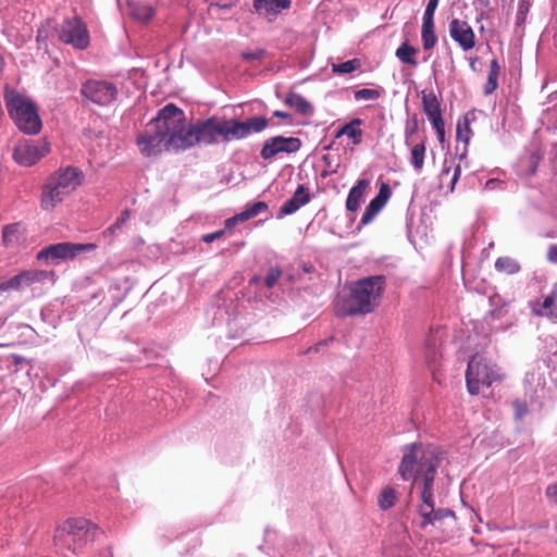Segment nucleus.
Instances as JSON below:
<instances>
[{"mask_svg":"<svg viewBox=\"0 0 557 557\" xmlns=\"http://www.w3.org/2000/svg\"><path fill=\"white\" fill-rule=\"evenodd\" d=\"M450 170H451V166L447 165V161H445L444 162V166H443V169L441 171V174H440L441 186H443L444 180L449 175Z\"/></svg>","mask_w":557,"mask_h":557,"instance_id":"nucleus-52","label":"nucleus"},{"mask_svg":"<svg viewBox=\"0 0 557 557\" xmlns=\"http://www.w3.org/2000/svg\"><path fill=\"white\" fill-rule=\"evenodd\" d=\"M22 235V226L20 223H13L3 226L2 239L5 247H14L18 244Z\"/></svg>","mask_w":557,"mask_h":557,"instance_id":"nucleus-28","label":"nucleus"},{"mask_svg":"<svg viewBox=\"0 0 557 557\" xmlns=\"http://www.w3.org/2000/svg\"><path fill=\"white\" fill-rule=\"evenodd\" d=\"M191 123L186 120L183 110L168 103L137 136L140 152L146 157H154L163 150L177 152L194 147Z\"/></svg>","mask_w":557,"mask_h":557,"instance_id":"nucleus-2","label":"nucleus"},{"mask_svg":"<svg viewBox=\"0 0 557 557\" xmlns=\"http://www.w3.org/2000/svg\"><path fill=\"white\" fill-rule=\"evenodd\" d=\"M429 121L431 122L433 128L435 129L438 137L442 139L445 134L444 129V121L442 117V112L437 113L436 115H430L428 116Z\"/></svg>","mask_w":557,"mask_h":557,"instance_id":"nucleus-41","label":"nucleus"},{"mask_svg":"<svg viewBox=\"0 0 557 557\" xmlns=\"http://www.w3.org/2000/svg\"><path fill=\"white\" fill-rule=\"evenodd\" d=\"M384 95V88L377 86L376 88H361L354 91L356 101H374Z\"/></svg>","mask_w":557,"mask_h":557,"instance_id":"nucleus-34","label":"nucleus"},{"mask_svg":"<svg viewBox=\"0 0 557 557\" xmlns=\"http://www.w3.org/2000/svg\"><path fill=\"white\" fill-rule=\"evenodd\" d=\"M285 103L302 115H311L313 113L312 106L299 94L289 92L285 98Z\"/></svg>","mask_w":557,"mask_h":557,"instance_id":"nucleus-25","label":"nucleus"},{"mask_svg":"<svg viewBox=\"0 0 557 557\" xmlns=\"http://www.w3.org/2000/svg\"><path fill=\"white\" fill-rule=\"evenodd\" d=\"M443 459L444 453L433 445L411 443L403 448L398 473L404 481L412 480L413 486L419 490L421 503L418 512L422 518V528L454 517L453 510L435 507V478Z\"/></svg>","mask_w":557,"mask_h":557,"instance_id":"nucleus-1","label":"nucleus"},{"mask_svg":"<svg viewBox=\"0 0 557 557\" xmlns=\"http://www.w3.org/2000/svg\"><path fill=\"white\" fill-rule=\"evenodd\" d=\"M422 107L426 116L441 113V102L432 90L429 92L422 91Z\"/></svg>","mask_w":557,"mask_h":557,"instance_id":"nucleus-29","label":"nucleus"},{"mask_svg":"<svg viewBox=\"0 0 557 557\" xmlns=\"http://www.w3.org/2000/svg\"><path fill=\"white\" fill-rule=\"evenodd\" d=\"M28 287L25 275L22 272L14 275L13 277L0 283V294L10 292V290H20L22 288Z\"/></svg>","mask_w":557,"mask_h":557,"instance_id":"nucleus-32","label":"nucleus"},{"mask_svg":"<svg viewBox=\"0 0 557 557\" xmlns=\"http://www.w3.org/2000/svg\"><path fill=\"white\" fill-rule=\"evenodd\" d=\"M468 160L466 153L460 154L458 163L454 168V174L449 181L448 189L453 191L455 189L456 183L460 177L462 168H468Z\"/></svg>","mask_w":557,"mask_h":557,"instance_id":"nucleus-39","label":"nucleus"},{"mask_svg":"<svg viewBox=\"0 0 557 557\" xmlns=\"http://www.w3.org/2000/svg\"><path fill=\"white\" fill-rule=\"evenodd\" d=\"M536 313L550 319H557V283L553 286L550 293L544 298L541 308L536 310Z\"/></svg>","mask_w":557,"mask_h":557,"instance_id":"nucleus-24","label":"nucleus"},{"mask_svg":"<svg viewBox=\"0 0 557 557\" xmlns=\"http://www.w3.org/2000/svg\"><path fill=\"white\" fill-rule=\"evenodd\" d=\"M438 346H440V337L437 336V332L436 333H433L431 332L426 339H425V344H424V357H425V361L429 363V364H433L437 361L438 357H440V350H438Z\"/></svg>","mask_w":557,"mask_h":557,"instance_id":"nucleus-26","label":"nucleus"},{"mask_svg":"<svg viewBox=\"0 0 557 557\" xmlns=\"http://www.w3.org/2000/svg\"><path fill=\"white\" fill-rule=\"evenodd\" d=\"M555 355H557V351H556V354H555Z\"/></svg>","mask_w":557,"mask_h":557,"instance_id":"nucleus-58","label":"nucleus"},{"mask_svg":"<svg viewBox=\"0 0 557 557\" xmlns=\"http://www.w3.org/2000/svg\"><path fill=\"white\" fill-rule=\"evenodd\" d=\"M3 98L9 116L20 132L36 135L41 131L42 122L37 106L29 97L7 85Z\"/></svg>","mask_w":557,"mask_h":557,"instance_id":"nucleus-5","label":"nucleus"},{"mask_svg":"<svg viewBox=\"0 0 557 557\" xmlns=\"http://www.w3.org/2000/svg\"><path fill=\"white\" fill-rule=\"evenodd\" d=\"M129 216H131V211L127 209L124 210L121 213V215L116 219V221L112 225H110L106 231H103L102 236L104 238L112 239L114 236L117 235V233L121 231V228L126 223V221L129 219Z\"/></svg>","mask_w":557,"mask_h":557,"instance_id":"nucleus-36","label":"nucleus"},{"mask_svg":"<svg viewBox=\"0 0 557 557\" xmlns=\"http://www.w3.org/2000/svg\"><path fill=\"white\" fill-rule=\"evenodd\" d=\"M128 11L129 15L139 22H148L154 15L153 8L140 1H129Z\"/></svg>","mask_w":557,"mask_h":557,"instance_id":"nucleus-23","label":"nucleus"},{"mask_svg":"<svg viewBox=\"0 0 557 557\" xmlns=\"http://www.w3.org/2000/svg\"><path fill=\"white\" fill-rule=\"evenodd\" d=\"M268 209V205L264 201H256L248 205L242 212L235 214L232 218L225 220V227L223 230H232L238 223L248 221Z\"/></svg>","mask_w":557,"mask_h":557,"instance_id":"nucleus-20","label":"nucleus"},{"mask_svg":"<svg viewBox=\"0 0 557 557\" xmlns=\"http://www.w3.org/2000/svg\"><path fill=\"white\" fill-rule=\"evenodd\" d=\"M96 528L85 518H71L57 528V546L75 552L83 544L94 541Z\"/></svg>","mask_w":557,"mask_h":557,"instance_id":"nucleus-6","label":"nucleus"},{"mask_svg":"<svg viewBox=\"0 0 557 557\" xmlns=\"http://www.w3.org/2000/svg\"><path fill=\"white\" fill-rule=\"evenodd\" d=\"M424 156H425V145L424 143H419L412 146L410 152V164L413 169L420 173L423 164H424Z\"/></svg>","mask_w":557,"mask_h":557,"instance_id":"nucleus-35","label":"nucleus"},{"mask_svg":"<svg viewBox=\"0 0 557 557\" xmlns=\"http://www.w3.org/2000/svg\"><path fill=\"white\" fill-rule=\"evenodd\" d=\"M290 3L292 0H253V9L259 15L272 20L284 10L289 9Z\"/></svg>","mask_w":557,"mask_h":557,"instance_id":"nucleus-18","label":"nucleus"},{"mask_svg":"<svg viewBox=\"0 0 557 557\" xmlns=\"http://www.w3.org/2000/svg\"><path fill=\"white\" fill-rule=\"evenodd\" d=\"M310 200L311 196L309 188L305 185H299L293 196L281 206L278 215H290L307 205Z\"/></svg>","mask_w":557,"mask_h":557,"instance_id":"nucleus-16","label":"nucleus"},{"mask_svg":"<svg viewBox=\"0 0 557 557\" xmlns=\"http://www.w3.org/2000/svg\"><path fill=\"white\" fill-rule=\"evenodd\" d=\"M81 94L98 106H108L117 96V88L113 83L106 81H87L83 84Z\"/></svg>","mask_w":557,"mask_h":557,"instance_id":"nucleus-11","label":"nucleus"},{"mask_svg":"<svg viewBox=\"0 0 557 557\" xmlns=\"http://www.w3.org/2000/svg\"><path fill=\"white\" fill-rule=\"evenodd\" d=\"M392 195L391 188L387 184L383 183L380 187L377 195L367 206L360 223L362 225L369 224L376 214L384 208L387 200Z\"/></svg>","mask_w":557,"mask_h":557,"instance_id":"nucleus-15","label":"nucleus"},{"mask_svg":"<svg viewBox=\"0 0 557 557\" xmlns=\"http://www.w3.org/2000/svg\"><path fill=\"white\" fill-rule=\"evenodd\" d=\"M498 87V83L486 81L484 85V95L490 96L492 95Z\"/></svg>","mask_w":557,"mask_h":557,"instance_id":"nucleus-51","label":"nucleus"},{"mask_svg":"<svg viewBox=\"0 0 557 557\" xmlns=\"http://www.w3.org/2000/svg\"><path fill=\"white\" fill-rule=\"evenodd\" d=\"M549 261L557 263V245H550L547 251Z\"/></svg>","mask_w":557,"mask_h":557,"instance_id":"nucleus-53","label":"nucleus"},{"mask_svg":"<svg viewBox=\"0 0 557 557\" xmlns=\"http://www.w3.org/2000/svg\"><path fill=\"white\" fill-rule=\"evenodd\" d=\"M385 278L370 276L356 282L349 296L336 305V314L339 317L364 314L373 311L383 293Z\"/></svg>","mask_w":557,"mask_h":557,"instance_id":"nucleus-4","label":"nucleus"},{"mask_svg":"<svg viewBox=\"0 0 557 557\" xmlns=\"http://www.w3.org/2000/svg\"><path fill=\"white\" fill-rule=\"evenodd\" d=\"M4 65H5L4 59H3L2 54L0 53V74L3 72Z\"/></svg>","mask_w":557,"mask_h":557,"instance_id":"nucleus-56","label":"nucleus"},{"mask_svg":"<svg viewBox=\"0 0 557 557\" xmlns=\"http://www.w3.org/2000/svg\"><path fill=\"white\" fill-rule=\"evenodd\" d=\"M219 7L223 8V9H227L230 8V4L228 3H223V4H218Z\"/></svg>","mask_w":557,"mask_h":557,"instance_id":"nucleus-57","label":"nucleus"},{"mask_svg":"<svg viewBox=\"0 0 557 557\" xmlns=\"http://www.w3.org/2000/svg\"><path fill=\"white\" fill-rule=\"evenodd\" d=\"M332 341H333V337H331V338H329V339H326V341L320 342V343H318L315 346L310 347V348L308 349V352L319 351V350H320V347L327 345V343H329V342H332Z\"/></svg>","mask_w":557,"mask_h":557,"instance_id":"nucleus-54","label":"nucleus"},{"mask_svg":"<svg viewBox=\"0 0 557 557\" xmlns=\"http://www.w3.org/2000/svg\"><path fill=\"white\" fill-rule=\"evenodd\" d=\"M469 133H470V127L467 122L465 123V127H461V125L458 124L457 137L459 140H462L463 143L467 144L469 141V136H468Z\"/></svg>","mask_w":557,"mask_h":557,"instance_id":"nucleus-47","label":"nucleus"},{"mask_svg":"<svg viewBox=\"0 0 557 557\" xmlns=\"http://www.w3.org/2000/svg\"><path fill=\"white\" fill-rule=\"evenodd\" d=\"M440 0H429L425 7L422 20L434 21L435 11L438 7Z\"/></svg>","mask_w":557,"mask_h":557,"instance_id":"nucleus-44","label":"nucleus"},{"mask_svg":"<svg viewBox=\"0 0 557 557\" xmlns=\"http://www.w3.org/2000/svg\"><path fill=\"white\" fill-rule=\"evenodd\" d=\"M525 396L531 401L540 400L545 396V377L541 372H528L524 377Z\"/></svg>","mask_w":557,"mask_h":557,"instance_id":"nucleus-19","label":"nucleus"},{"mask_svg":"<svg viewBox=\"0 0 557 557\" xmlns=\"http://www.w3.org/2000/svg\"><path fill=\"white\" fill-rule=\"evenodd\" d=\"M421 39L424 50H431L437 42L434 21L422 20Z\"/></svg>","mask_w":557,"mask_h":557,"instance_id":"nucleus-27","label":"nucleus"},{"mask_svg":"<svg viewBox=\"0 0 557 557\" xmlns=\"http://www.w3.org/2000/svg\"><path fill=\"white\" fill-rule=\"evenodd\" d=\"M541 157L537 153H532L530 156V169L528 171L529 175H533L536 172L537 164L540 162Z\"/></svg>","mask_w":557,"mask_h":557,"instance_id":"nucleus-48","label":"nucleus"},{"mask_svg":"<svg viewBox=\"0 0 557 557\" xmlns=\"http://www.w3.org/2000/svg\"><path fill=\"white\" fill-rule=\"evenodd\" d=\"M58 34L62 42L79 50L86 49L90 42L86 24L78 16L64 20L59 26Z\"/></svg>","mask_w":557,"mask_h":557,"instance_id":"nucleus-9","label":"nucleus"},{"mask_svg":"<svg viewBox=\"0 0 557 557\" xmlns=\"http://www.w3.org/2000/svg\"><path fill=\"white\" fill-rule=\"evenodd\" d=\"M397 499V491L392 486L384 487L379 497L377 505L382 510H388L392 508Z\"/></svg>","mask_w":557,"mask_h":557,"instance_id":"nucleus-33","label":"nucleus"},{"mask_svg":"<svg viewBox=\"0 0 557 557\" xmlns=\"http://www.w3.org/2000/svg\"><path fill=\"white\" fill-rule=\"evenodd\" d=\"M499 75H500V65H499L497 59H493L490 64L487 81L498 83Z\"/></svg>","mask_w":557,"mask_h":557,"instance_id":"nucleus-43","label":"nucleus"},{"mask_svg":"<svg viewBox=\"0 0 557 557\" xmlns=\"http://www.w3.org/2000/svg\"><path fill=\"white\" fill-rule=\"evenodd\" d=\"M269 122L264 116H252L244 121L233 117L213 115L191 123L195 146H211L235 140H243L252 134L263 132Z\"/></svg>","mask_w":557,"mask_h":557,"instance_id":"nucleus-3","label":"nucleus"},{"mask_svg":"<svg viewBox=\"0 0 557 557\" xmlns=\"http://www.w3.org/2000/svg\"><path fill=\"white\" fill-rule=\"evenodd\" d=\"M362 124L363 121L361 119L355 117L338 128L336 137L345 135L352 140L354 145H359L362 141V129L360 128Z\"/></svg>","mask_w":557,"mask_h":557,"instance_id":"nucleus-22","label":"nucleus"},{"mask_svg":"<svg viewBox=\"0 0 557 557\" xmlns=\"http://www.w3.org/2000/svg\"><path fill=\"white\" fill-rule=\"evenodd\" d=\"M504 182L497 178H491L485 183V189L494 190L496 188H503Z\"/></svg>","mask_w":557,"mask_h":557,"instance_id":"nucleus-49","label":"nucleus"},{"mask_svg":"<svg viewBox=\"0 0 557 557\" xmlns=\"http://www.w3.org/2000/svg\"><path fill=\"white\" fill-rule=\"evenodd\" d=\"M417 52L418 50L416 48L410 46L408 42H404L397 48L395 54L401 63L417 66L418 62L413 57Z\"/></svg>","mask_w":557,"mask_h":557,"instance_id":"nucleus-30","label":"nucleus"},{"mask_svg":"<svg viewBox=\"0 0 557 557\" xmlns=\"http://www.w3.org/2000/svg\"><path fill=\"white\" fill-rule=\"evenodd\" d=\"M515 418L516 420H522L529 412L528 406L524 401L516 400L513 403Z\"/></svg>","mask_w":557,"mask_h":557,"instance_id":"nucleus-45","label":"nucleus"},{"mask_svg":"<svg viewBox=\"0 0 557 557\" xmlns=\"http://www.w3.org/2000/svg\"><path fill=\"white\" fill-rule=\"evenodd\" d=\"M546 496L557 504V482L547 486Z\"/></svg>","mask_w":557,"mask_h":557,"instance_id":"nucleus-50","label":"nucleus"},{"mask_svg":"<svg viewBox=\"0 0 557 557\" xmlns=\"http://www.w3.org/2000/svg\"><path fill=\"white\" fill-rule=\"evenodd\" d=\"M273 115L278 119H290V114L284 111H274Z\"/></svg>","mask_w":557,"mask_h":557,"instance_id":"nucleus-55","label":"nucleus"},{"mask_svg":"<svg viewBox=\"0 0 557 557\" xmlns=\"http://www.w3.org/2000/svg\"><path fill=\"white\" fill-rule=\"evenodd\" d=\"M300 147L301 141L297 137L274 136L264 141L260 156L263 160H271L281 152H297Z\"/></svg>","mask_w":557,"mask_h":557,"instance_id":"nucleus-12","label":"nucleus"},{"mask_svg":"<svg viewBox=\"0 0 557 557\" xmlns=\"http://www.w3.org/2000/svg\"><path fill=\"white\" fill-rule=\"evenodd\" d=\"M450 38L458 44L463 51H469L475 46V34L466 21L453 18L448 25Z\"/></svg>","mask_w":557,"mask_h":557,"instance_id":"nucleus-13","label":"nucleus"},{"mask_svg":"<svg viewBox=\"0 0 557 557\" xmlns=\"http://www.w3.org/2000/svg\"><path fill=\"white\" fill-rule=\"evenodd\" d=\"M360 65L357 59L348 60L339 64H333L332 72L336 74H349L355 72Z\"/></svg>","mask_w":557,"mask_h":557,"instance_id":"nucleus-38","label":"nucleus"},{"mask_svg":"<svg viewBox=\"0 0 557 557\" xmlns=\"http://www.w3.org/2000/svg\"><path fill=\"white\" fill-rule=\"evenodd\" d=\"M50 150L47 140H20L13 151L14 160L23 166H32L44 158Z\"/></svg>","mask_w":557,"mask_h":557,"instance_id":"nucleus-10","label":"nucleus"},{"mask_svg":"<svg viewBox=\"0 0 557 557\" xmlns=\"http://www.w3.org/2000/svg\"><path fill=\"white\" fill-rule=\"evenodd\" d=\"M264 55H265V50L261 49V48H258L256 50H250V51H243L240 53V57L245 61H248V62L256 61V60H261Z\"/></svg>","mask_w":557,"mask_h":557,"instance_id":"nucleus-42","label":"nucleus"},{"mask_svg":"<svg viewBox=\"0 0 557 557\" xmlns=\"http://www.w3.org/2000/svg\"><path fill=\"white\" fill-rule=\"evenodd\" d=\"M224 234H225V230H220V231H216L213 233L203 234L201 236V240L206 244H211L214 240L222 238Z\"/></svg>","mask_w":557,"mask_h":557,"instance_id":"nucleus-46","label":"nucleus"},{"mask_svg":"<svg viewBox=\"0 0 557 557\" xmlns=\"http://www.w3.org/2000/svg\"><path fill=\"white\" fill-rule=\"evenodd\" d=\"M495 269L500 273L512 275L520 271V264L510 257H499L495 261Z\"/></svg>","mask_w":557,"mask_h":557,"instance_id":"nucleus-31","label":"nucleus"},{"mask_svg":"<svg viewBox=\"0 0 557 557\" xmlns=\"http://www.w3.org/2000/svg\"><path fill=\"white\" fill-rule=\"evenodd\" d=\"M67 195L65 190H62L61 187L50 178L41 193V208L46 211H50L61 203Z\"/></svg>","mask_w":557,"mask_h":557,"instance_id":"nucleus-17","label":"nucleus"},{"mask_svg":"<svg viewBox=\"0 0 557 557\" xmlns=\"http://www.w3.org/2000/svg\"><path fill=\"white\" fill-rule=\"evenodd\" d=\"M50 178L57 183L62 190L71 194L82 185L84 174L78 168L69 165L58 170Z\"/></svg>","mask_w":557,"mask_h":557,"instance_id":"nucleus-14","label":"nucleus"},{"mask_svg":"<svg viewBox=\"0 0 557 557\" xmlns=\"http://www.w3.org/2000/svg\"><path fill=\"white\" fill-rule=\"evenodd\" d=\"M27 285H32L37 282H44L48 278H52L54 273L46 270H26L23 271Z\"/></svg>","mask_w":557,"mask_h":557,"instance_id":"nucleus-37","label":"nucleus"},{"mask_svg":"<svg viewBox=\"0 0 557 557\" xmlns=\"http://www.w3.org/2000/svg\"><path fill=\"white\" fill-rule=\"evenodd\" d=\"M369 185L370 182L368 180H359L357 184L350 188L346 199V209L348 211L356 212L360 208Z\"/></svg>","mask_w":557,"mask_h":557,"instance_id":"nucleus-21","label":"nucleus"},{"mask_svg":"<svg viewBox=\"0 0 557 557\" xmlns=\"http://www.w3.org/2000/svg\"><path fill=\"white\" fill-rule=\"evenodd\" d=\"M500 380L499 369L483 355H474L466 371L467 388L471 395H478L483 387H490Z\"/></svg>","mask_w":557,"mask_h":557,"instance_id":"nucleus-7","label":"nucleus"},{"mask_svg":"<svg viewBox=\"0 0 557 557\" xmlns=\"http://www.w3.org/2000/svg\"><path fill=\"white\" fill-rule=\"evenodd\" d=\"M281 275H282V271L280 268H277V267L271 268L264 277L265 286L268 288H272L277 283Z\"/></svg>","mask_w":557,"mask_h":557,"instance_id":"nucleus-40","label":"nucleus"},{"mask_svg":"<svg viewBox=\"0 0 557 557\" xmlns=\"http://www.w3.org/2000/svg\"><path fill=\"white\" fill-rule=\"evenodd\" d=\"M96 249L95 244L58 243L38 251L36 259L40 262L59 263L61 260L74 259L76 256Z\"/></svg>","mask_w":557,"mask_h":557,"instance_id":"nucleus-8","label":"nucleus"}]
</instances>
